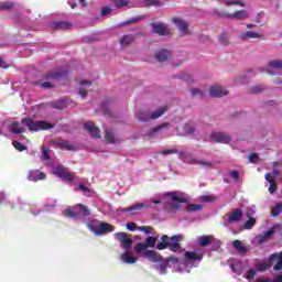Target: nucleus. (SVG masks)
Listing matches in <instances>:
<instances>
[{"mask_svg":"<svg viewBox=\"0 0 282 282\" xmlns=\"http://www.w3.org/2000/svg\"><path fill=\"white\" fill-rule=\"evenodd\" d=\"M215 242V236L214 235H205L200 236L196 239V243L200 246V248H206L207 246H210V243Z\"/></svg>","mask_w":282,"mask_h":282,"instance_id":"nucleus-15","label":"nucleus"},{"mask_svg":"<svg viewBox=\"0 0 282 282\" xmlns=\"http://www.w3.org/2000/svg\"><path fill=\"white\" fill-rule=\"evenodd\" d=\"M121 261H123V263H129V264H133L138 262V258L131 256L130 251H126L121 254Z\"/></svg>","mask_w":282,"mask_h":282,"instance_id":"nucleus-25","label":"nucleus"},{"mask_svg":"<svg viewBox=\"0 0 282 282\" xmlns=\"http://www.w3.org/2000/svg\"><path fill=\"white\" fill-rule=\"evenodd\" d=\"M264 178L267 180V182H269L270 186H269V193L274 194L276 193V188H279V186L276 185V181L272 177H270V174H265Z\"/></svg>","mask_w":282,"mask_h":282,"instance_id":"nucleus-30","label":"nucleus"},{"mask_svg":"<svg viewBox=\"0 0 282 282\" xmlns=\"http://www.w3.org/2000/svg\"><path fill=\"white\" fill-rule=\"evenodd\" d=\"M13 147L14 149H17V151H26L28 147L23 145V143L19 142V141H13Z\"/></svg>","mask_w":282,"mask_h":282,"instance_id":"nucleus-49","label":"nucleus"},{"mask_svg":"<svg viewBox=\"0 0 282 282\" xmlns=\"http://www.w3.org/2000/svg\"><path fill=\"white\" fill-rule=\"evenodd\" d=\"M218 41L221 45H228L229 43L228 34L226 33L220 34L218 37Z\"/></svg>","mask_w":282,"mask_h":282,"instance_id":"nucleus-48","label":"nucleus"},{"mask_svg":"<svg viewBox=\"0 0 282 282\" xmlns=\"http://www.w3.org/2000/svg\"><path fill=\"white\" fill-rule=\"evenodd\" d=\"M105 133L107 142H109L110 144H115L116 138L113 137V132L111 130H106Z\"/></svg>","mask_w":282,"mask_h":282,"instance_id":"nucleus-46","label":"nucleus"},{"mask_svg":"<svg viewBox=\"0 0 282 282\" xmlns=\"http://www.w3.org/2000/svg\"><path fill=\"white\" fill-rule=\"evenodd\" d=\"M195 133V126L193 123L187 122L183 127V135H193Z\"/></svg>","mask_w":282,"mask_h":282,"instance_id":"nucleus-34","label":"nucleus"},{"mask_svg":"<svg viewBox=\"0 0 282 282\" xmlns=\"http://www.w3.org/2000/svg\"><path fill=\"white\" fill-rule=\"evenodd\" d=\"M232 247L237 250L238 254H246L248 252V247L243 246L241 240H234Z\"/></svg>","mask_w":282,"mask_h":282,"instance_id":"nucleus-24","label":"nucleus"},{"mask_svg":"<svg viewBox=\"0 0 282 282\" xmlns=\"http://www.w3.org/2000/svg\"><path fill=\"white\" fill-rule=\"evenodd\" d=\"M274 230L275 227H271L268 231H265L264 235V239H270V237H272L274 235Z\"/></svg>","mask_w":282,"mask_h":282,"instance_id":"nucleus-61","label":"nucleus"},{"mask_svg":"<svg viewBox=\"0 0 282 282\" xmlns=\"http://www.w3.org/2000/svg\"><path fill=\"white\" fill-rule=\"evenodd\" d=\"M172 22L176 25L183 34H188V22L181 18H172Z\"/></svg>","mask_w":282,"mask_h":282,"instance_id":"nucleus-16","label":"nucleus"},{"mask_svg":"<svg viewBox=\"0 0 282 282\" xmlns=\"http://www.w3.org/2000/svg\"><path fill=\"white\" fill-rule=\"evenodd\" d=\"M193 164H199L204 169H210L213 166V163L209 161H204V160H192Z\"/></svg>","mask_w":282,"mask_h":282,"instance_id":"nucleus-41","label":"nucleus"},{"mask_svg":"<svg viewBox=\"0 0 282 282\" xmlns=\"http://www.w3.org/2000/svg\"><path fill=\"white\" fill-rule=\"evenodd\" d=\"M226 6H240L241 8H245L246 3L239 0H230V1H226Z\"/></svg>","mask_w":282,"mask_h":282,"instance_id":"nucleus-50","label":"nucleus"},{"mask_svg":"<svg viewBox=\"0 0 282 282\" xmlns=\"http://www.w3.org/2000/svg\"><path fill=\"white\" fill-rule=\"evenodd\" d=\"M160 6H163L161 0H141L142 8H160Z\"/></svg>","mask_w":282,"mask_h":282,"instance_id":"nucleus-26","label":"nucleus"},{"mask_svg":"<svg viewBox=\"0 0 282 282\" xmlns=\"http://www.w3.org/2000/svg\"><path fill=\"white\" fill-rule=\"evenodd\" d=\"M137 118L140 122H149L151 120V113L149 112H139Z\"/></svg>","mask_w":282,"mask_h":282,"instance_id":"nucleus-40","label":"nucleus"},{"mask_svg":"<svg viewBox=\"0 0 282 282\" xmlns=\"http://www.w3.org/2000/svg\"><path fill=\"white\" fill-rule=\"evenodd\" d=\"M248 160L249 162H251V164H254L257 160H259V154L252 152L251 154H249Z\"/></svg>","mask_w":282,"mask_h":282,"instance_id":"nucleus-58","label":"nucleus"},{"mask_svg":"<svg viewBox=\"0 0 282 282\" xmlns=\"http://www.w3.org/2000/svg\"><path fill=\"white\" fill-rule=\"evenodd\" d=\"M209 96L212 98H223V96H228V90L223 86H212L209 88Z\"/></svg>","mask_w":282,"mask_h":282,"instance_id":"nucleus-13","label":"nucleus"},{"mask_svg":"<svg viewBox=\"0 0 282 282\" xmlns=\"http://www.w3.org/2000/svg\"><path fill=\"white\" fill-rule=\"evenodd\" d=\"M150 25L152 28V32H154V34H159V36H169V34H171V31L167 30L166 24L162 22H152Z\"/></svg>","mask_w":282,"mask_h":282,"instance_id":"nucleus-8","label":"nucleus"},{"mask_svg":"<svg viewBox=\"0 0 282 282\" xmlns=\"http://www.w3.org/2000/svg\"><path fill=\"white\" fill-rule=\"evenodd\" d=\"M257 225V219L254 217H250L245 224L243 228L245 230H252L254 226Z\"/></svg>","mask_w":282,"mask_h":282,"instance_id":"nucleus-38","label":"nucleus"},{"mask_svg":"<svg viewBox=\"0 0 282 282\" xmlns=\"http://www.w3.org/2000/svg\"><path fill=\"white\" fill-rule=\"evenodd\" d=\"M63 76H67V73L65 72H57V70H53V72H48L45 76H44V83L41 84V87H43L44 89H52L54 87V80H58L61 78H63Z\"/></svg>","mask_w":282,"mask_h":282,"instance_id":"nucleus-4","label":"nucleus"},{"mask_svg":"<svg viewBox=\"0 0 282 282\" xmlns=\"http://www.w3.org/2000/svg\"><path fill=\"white\" fill-rule=\"evenodd\" d=\"M95 235H107V232H113V226L108 223H100L97 227H91Z\"/></svg>","mask_w":282,"mask_h":282,"instance_id":"nucleus-9","label":"nucleus"},{"mask_svg":"<svg viewBox=\"0 0 282 282\" xmlns=\"http://www.w3.org/2000/svg\"><path fill=\"white\" fill-rule=\"evenodd\" d=\"M141 208H147V205L144 203H137L134 206L122 208L121 213H133V210H141Z\"/></svg>","mask_w":282,"mask_h":282,"instance_id":"nucleus-33","label":"nucleus"},{"mask_svg":"<svg viewBox=\"0 0 282 282\" xmlns=\"http://www.w3.org/2000/svg\"><path fill=\"white\" fill-rule=\"evenodd\" d=\"M230 177H231L232 180H235V182H239V172L236 171V170H232V171L230 172Z\"/></svg>","mask_w":282,"mask_h":282,"instance_id":"nucleus-63","label":"nucleus"},{"mask_svg":"<svg viewBox=\"0 0 282 282\" xmlns=\"http://www.w3.org/2000/svg\"><path fill=\"white\" fill-rule=\"evenodd\" d=\"M217 15L220 17L221 19H230L231 13H228L226 11H218Z\"/></svg>","mask_w":282,"mask_h":282,"instance_id":"nucleus-62","label":"nucleus"},{"mask_svg":"<svg viewBox=\"0 0 282 282\" xmlns=\"http://www.w3.org/2000/svg\"><path fill=\"white\" fill-rule=\"evenodd\" d=\"M182 239V235H174L172 237L162 235L161 241L156 245V250H166V248H169L170 252H177L178 250H182V245H180Z\"/></svg>","mask_w":282,"mask_h":282,"instance_id":"nucleus-1","label":"nucleus"},{"mask_svg":"<svg viewBox=\"0 0 282 282\" xmlns=\"http://www.w3.org/2000/svg\"><path fill=\"white\" fill-rule=\"evenodd\" d=\"M57 145L59 147V149H66V151H74V144H72L67 140L59 141Z\"/></svg>","mask_w":282,"mask_h":282,"instance_id":"nucleus-37","label":"nucleus"},{"mask_svg":"<svg viewBox=\"0 0 282 282\" xmlns=\"http://www.w3.org/2000/svg\"><path fill=\"white\" fill-rule=\"evenodd\" d=\"M53 175H56V177H59V180H65L66 182H74L76 180V174L65 169L63 165L56 166L53 171Z\"/></svg>","mask_w":282,"mask_h":282,"instance_id":"nucleus-5","label":"nucleus"},{"mask_svg":"<svg viewBox=\"0 0 282 282\" xmlns=\"http://www.w3.org/2000/svg\"><path fill=\"white\" fill-rule=\"evenodd\" d=\"M229 19H235L236 21H243V19H248V12H246V10L236 11L231 13V15H229Z\"/></svg>","mask_w":282,"mask_h":282,"instance_id":"nucleus-28","label":"nucleus"},{"mask_svg":"<svg viewBox=\"0 0 282 282\" xmlns=\"http://www.w3.org/2000/svg\"><path fill=\"white\" fill-rule=\"evenodd\" d=\"M183 204L184 203H182L180 200H172V202L167 203V206L172 213H177V212L182 210V208H184Z\"/></svg>","mask_w":282,"mask_h":282,"instance_id":"nucleus-27","label":"nucleus"},{"mask_svg":"<svg viewBox=\"0 0 282 282\" xmlns=\"http://www.w3.org/2000/svg\"><path fill=\"white\" fill-rule=\"evenodd\" d=\"M180 78L185 83H193V77L189 74L183 73Z\"/></svg>","mask_w":282,"mask_h":282,"instance_id":"nucleus-56","label":"nucleus"},{"mask_svg":"<svg viewBox=\"0 0 282 282\" xmlns=\"http://www.w3.org/2000/svg\"><path fill=\"white\" fill-rule=\"evenodd\" d=\"M107 14H111V8L109 7H104L101 9V17H107Z\"/></svg>","mask_w":282,"mask_h":282,"instance_id":"nucleus-64","label":"nucleus"},{"mask_svg":"<svg viewBox=\"0 0 282 282\" xmlns=\"http://www.w3.org/2000/svg\"><path fill=\"white\" fill-rule=\"evenodd\" d=\"M166 111H169V107L162 106V107L158 108L156 110H154L153 112H151L150 118H151V120H158V118H162V116H164V113H166Z\"/></svg>","mask_w":282,"mask_h":282,"instance_id":"nucleus-22","label":"nucleus"},{"mask_svg":"<svg viewBox=\"0 0 282 282\" xmlns=\"http://www.w3.org/2000/svg\"><path fill=\"white\" fill-rule=\"evenodd\" d=\"M186 261H202L204 259V253L197 251H186L184 253Z\"/></svg>","mask_w":282,"mask_h":282,"instance_id":"nucleus-17","label":"nucleus"},{"mask_svg":"<svg viewBox=\"0 0 282 282\" xmlns=\"http://www.w3.org/2000/svg\"><path fill=\"white\" fill-rule=\"evenodd\" d=\"M21 124L28 127L29 131H47V129H54V124L47 121H34L28 118H23Z\"/></svg>","mask_w":282,"mask_h":282,"instance_id":"nucleus-2","label":"nucleus"},{"mask_svg":"<svg viewBox=\"0 0 282 282\" xmlns=\"http://www.w3.org/2000/svg\"><path fill=\"white\" fill-rule=\"evenodd\" d=\"M200 200L205 204L217 202V196L215 195H204L200 197Z\"/></svg>","mask_w":282,"mask_h":282,"instance_id":"nucleus-43","label":"nucleus"},{"mask_svg":"<svg viewBox=\"0 0 282 282\" xmlns=\"http://www.w3.org/2000/svg\"><path fill=\"white\" fill-rule=\"evenodd\" d=\"M171 127L170 122H164L160 126H155L151 129V133H158V131H162L163 129H169Z\"/></svg>","mask_w":282,"mask_h":282,"instance_id":"nucleus-42","label":"nucleus"},{"mask_svg":"<svg viewBox=\"0 0 282 282\" xmlns=\"http://www.w3.org/2000/svg\"><path fill=\"white\" fill-rule=\"evenodd\" d=\"M113 3L117 8H124L129 6L130 1L129 0H113Z\"/></svg>","mask_w":282,"mask_h":282,"instance_id":"nucleus-47","label":"nucleus"},{"mask_svg":"<svg viewBox=\"0 0 282 282\" xmlns=\"http://www.w3.org/2000/svg\"><path fill=\"white\" fill-rule=\"evenodd\" d=\"M158 243V237L155 236H149L145 238V242H139L134 246V252H144L147 248H155V245Z\"/></svg>","mask_w":282,"mask_h":282,"instance_id":"nucleus-6","label":"nucleus"},{"mask_svg":"<svg viewBox=\"0 0 282 282\" xmlns=\"http://www.w3.org/2000/svg\"><path fill=\"white\" fill-rule=\"evenodd\" d=\"M143 257H145V259H149V261H151L152 263H161L162 261H164V257L153 250L145 249L143 251Z\"/></svg>","mask_w":282,"mask_h":282,"instance_id":"nucleus-10","label":"nucleus"},{"mask_svg":"<svg viewBox=\"0 0 282 282\" xmlns=\"http://www.w3.org/2000/svg\"><path fill=\"white\" fill-rule=\"evenodd\" d=\"M163 195L164 197H170L172 202H181V204H188V200L186 198L177 196V192H166Z\"/></svg>","mask_w":282,"mask_h":282,"instance_id":"nucleus-23","label":"nucleus"},{"mask_svg":"<svg viewBox=\"0 0 282 282\" xmlns=\"http://www.w3.org/2000/svg\"><path fill=\"white\" fill-rule=\"evenodd\" d=\"M41 160H43V161L50 160V151H47V148H45V147L42 148Z\"/></svg>","mask_w":282,"mask_h":282,"instance_id":"nucleus-53","label":"nucleus"},{"mask_svg":"<svg viewBox=\"0 0 282 282\" xmlns=\"http://www.w3.org/2000/svg\"><path fill=\"white\" fill-rule=\"evenodd\" d=\"M80 87L78 90V94L82 98H87V89H89V87H91V82L89 80H82L79 83Z\"/></svg>","mask_w":282,"mask_h":282,"instance_id":"nucleus-19","label":"nucleus"},{"mask_svg":"<svg viewBox=\"0 0 282 282\" xmlns=\"http://www.w3.org/2000/svg\"><path fill=\"white\" fill-rule=\"evenodd\" d=\"M242 41H246V39H261V34L254 32V31H247L241 34Z\"/></svg>","mask_w":282,"mask_h":282,"instance_id":"nucleus-35","label":"nucleus"},{"mask_svg":"<svg viewBox=\"0 0 282 282\" xmlns=\"http://www.w3.org/2000/svg\"><path fill=\"white\" fill-rule=\"evenodd\" d=\"M257 276V271H254L253 269H250L246 272V279H248L249 281H252V279H254Z\"/></svg>","mask_w":282,"mask_h":282,"instance_id":"nucleus-51","label":"nucleus"},{"mask_svg":"<svg viewBox=\"0 0 282 282\" xmlns=\"http://www.w3.org/2000/svg\"><path fill=\"white\" fill-rule=\"evenodd\" d=\"M159 153L161 155H171L173 153H177V149L161 150Z\"/></svg>","mask_w":282,"mask_h":282,"instance_id":"nucleus-55","label":"nucleus"},{"mask_svg":"<svg viewBox=\"0 0 282 282\" xmlns=\"http://www.w3.org/2000/svg\"><path fill=\"white\" fill-rule=\"evenodd\" d=\"M264 90H265V87H263L262 85L252 86L249 89L250 94H261Z\"/></svg>","mask_w":282,"mask_h":282,"instance_id":"nucleus-45","label":"nucleus"},{"mask_svg":"<svg viewBox=\"0 0 282 282\" xmlns=\"http://www.w3.org/2000/svg\"><path fill=\"white\" fill-rule=\"evenodd\" d=\"M135 41V35H122L120 40L121 47H127L128 45H131Z\"/></svg>","mask_w":282,"mask_h":282,"instance_id":"nucleus-29","label":"nucleus"},{"mask_svg":"<svg viewBox=\"0 0 282 282\" xmlns=\"http://www.w3.org/2000/svg\"><path fill=\"white\" fill-rule=\"evenodd\" d=\"M36 173H39V170H32L28 174V180L30 182H37V180H45L46 175L43 172H40L39 175L36 176Z\"/></svg>","mask_w":282,"mask_h":282,"instance_id":"nucleus-21","label":"nucleus"},{"mask_svg":"<svg viewBox=\"0 0 282 282\" xmlns=\"http://www.w3.org/2000/svg\"><path fill=\"white\" fill-rule=\"evenodd\" d=\"M282 214L281 203H278L275 206L271 207V217H279Z\"/></svg>","mask_w":282,"mask_h":282,"instance_id":"nucleus-39","label":"nucleus"},{"mask_svg":"<svg viewBox=\"0 0 282 282\" xmlns=\"http://www.w3.org/2000/svg\"><path fill=\"white\" fill-rule=\"evenodd\" d=\"M210 140L214 142H221L223 144H228L232 140L230 135L226 134V132H214L210 134Z\"/></svg>","mask_w":282,"mask_h":282,"instance_id":"nucleus-11","label":"nucleus"},{"mask_svg":"<svg viewBox=\"0 0 282 282\" xmlns=\"http://www.w3.org/2000/svg\"><path fill=\"white\" fill-rule=\"evenodd\" d=\"M50 28H54L55 30H69V28H72V22L55 21L50 23Z\"/></svg>","mask_w":282,"mask_h":282,"instance_id":"nucleus-18","label":"nucleus"},{"mask_svg":"<svg viewBox=\"0 0 282 282\" xmlns=\"http://www.w3.org/2000/svg\"><path fill=\"white\" fill-rule=\"evenodd\" d=\"M204 208V205L202 204H189L186 207V212L187 213H199V210H202Z\"/></svg>","mask_w":282,"mask_h":282,"instance_id":"nucleus-36","label":"nucleus"},{"mask_svg":"<svg viewBox=\"0 0 282 282\" xmlns=\"http://www.w3.org/2000/svg\"><path fill=\"white\" fill-rule=\"evenodd\" d=\"M11 133H14L15 135H21V133H25V129L19 127V122L13 121L10 127Z\"/></svg>","mask_w":282,"mask_h":282,"instance_id":"nucleus-32","label":"nucleus"},{"mask_svg":"<svg viewBox=\"0 0 282 282\" xmlns=\"http://www.w3.org/2000/svg\"><path fill=\"white\" fill-rule=\"evenodd\" d=\"M241 217H243V210L235 208L231 210L227 221L228 224H239V221H241Z\"/></svg>","mask_w":282,"mask_h":282,"instance_id":"nucleus-14","label":"nucleus"},{"mask_svg":"<svg viewBox=\"0 0 282 282\" xmlns=\"http://www.w3.org/2000/svg\"><path fill=\"white\" fill-rule=\"evenodd\" d=\"M115 237L117 241H119L120 248H122L123 250H129V248L133 246V239L129 238L127 232H117L115 234Z\"/></svg>","mask_w":282,"mask_h":282,"instance_id":"nucleus-7","label":"nucleus"},{"mask_svg":"<svg viewBox=\"0 0 282 282\" xmlns=\"http://www.w3.org/2000/svg\"><path fill=\"white\" fill-rule=\"evenodd\" d=\"M257 272H267L268 271V264L265 263H258L256 264Z\"/></svg>","mask_w":282,"mask_h":282,"instance_id":"nucleus-52","label":"nucleus"},{"mask_svg":"<svg viewBox=\"0 0 282 282\" xmlns=\"http://www.w3.org/2000/svg\"><path fill=\"white\" fill-rule=\"evenodd\" d=\"M13 4L10 2L0 3V10H12Z\"/></svg>","mask_w":282,"mask_h":282,"instance_id":"nucleus-59","label":"nucleus"},{"mask_svg":"<svg viewBox=\"0 0 282 282\" xmlns=\"http://www.w3.org/2000/svg\"><path fill=\"white\" fill-rule=\"evenodd\" d=\"M138 230H141L142 232H145V235H149V234L153 232V227H151V226H141V227H138Z\"/></svg>","mask_w":282,"mask_h":282,"instance_id":"nucleus-54","label":"nucleus"},{"mask_svg":"<svg viewBox=\"0 0 282 282\" xmlns=\"http://www.w3.org/2000/svg\"><path fill=\"white\" fill-rule=\"evenodd\" d=\"M84 129L88 131V133L91 135V138H100V128L96 127V123L94 121H88L84 124Z\"/></svg>","mask_w":282,"mask_h":282,"instance_id":"nucleus-12","label":"nucleus"},{"mask_svg":"<svg viewBox=\"0 0 282 282\" xmlns=\"http://www.w3.org/2000/svg\"><path fill=\"white\" fill-rule=\"evenodd\" d=\"M269 67H272L273 69H282V61L281 59H274L269 62Z\"/></svg>","mask_w":282,"mask_h":282,"instance_id":"nucleus-44","label":"nucleus"},{"mask_svg":"<svg viewBox=\"0 0 282 282\" xmlns=\"http://www.w3.org/2000/svg\"><path fill=\"white\" fill-rule=\"evenodd\" d=\"M191 94L192 96H198V98H202L204 96V93H202L198 88H192Z\"/></svg>","mask_w":282,"mask_h":282,"instance_id":"nucleus-60","label":"nucleus"},{"mask_svg":"<svg viewBox=\"0 0 282 282\" xmlns=\"http://www.w3.org/2000/svg\"><path fill=\"white\" fill-rule=\"evenodd\" d=\"M65 217H68L69 219H77L78 217H83L84 219H87L91 215L89 212V208H87L86 205L77 204L74 207V210L72 209H65L64 210Z\"/></svg>","mask_w":282,"mask_h":282,"instance_id":"nucleus-3","label":"nucleus"},{"mask_svg":"<svg viewBox=\"0 0 282 282\" xmlns=\"http://www.w3.org/2000/svg\"><path fill=\"white\" fill-rule=\"evenodd\" d=\"M127 230H130V232H133L135 230H138V225H135V223L131 221L128 223L126 226Z\"/></svg>","mask_w":282,"mask_h":282,"instance_id":"nucleus-57","label":"nucleus"},{"mask_svg":"<svg viewBox=\"0 0 282 282\" xmlns=\"http://www.w3.org/2000/svg\"><path fill=\"white\" fill-rule=\"evenodd\" d=\"M270 259H278V262L274 264L273 270H275V272L281 271L282 270V252L271 254Z\"/></svg>","mask_w":282,"mask_h":282,"instance_id":"nucleus-31","label":"nucleus"},{"mask_svg":"<svg viewBox=\"0 0 282 282\" xmlns=\"http://www.w3.org/2000/svg\"><path fill=\"white\" fill-rule=\"evenodd\" d=\"M155 58L159 61V63H166V61L171 58V51L161 50L156 53Z\"/></svg>","mask_w":282,"mask_h":282,"instance_id":"nucleus-20","label":"nucleus"}]
</instances>
